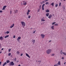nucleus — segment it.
<instances>
[{
    "label": "nucleus",
    "instance_id": "obj_52",
    "mask_svg": "<svg viewBox=\"0 0 66 66\" xmlns=\"http://www.w3.org/2000/svg\"><path fill=\"white\" fill-rule=\"evenodd\" d=\"M39 7H41V5L39 6Z\"/></svg>",
    "mask_w": 66,
    "mask_h": 66
},
{
    "label": "nucleus",
    "instance_id": "obj_10",
    "mask_svg": "<svg viewBox=\"0 0 66 66\" xmlns=\"http://www.w3.org/2000/svg\"><path fill=\"white\" fill-rule=\"evenodd\" d=\"M41 36L42 38H44L45 37V35L43 34H42L41 35Z\"/></svg>",
    "mask_w": 66,
    "mask_h": 66
},
{
    "label": "nucleus",
    "instance_id": "obj_61",
    "mask_svg": "<svg viewBox=\"0 0 66 66\" xmlns=\"http://www.w3.org/2000/svg\"><path fill=\"white\" fill-rule=\"evenodd\" d=\"M54 66H56V65H54Z\"/></svg>",
    "mask_w": 66,
    "mask_h": 66
},
{
    "label": "nucleus",
    "instance_id": "obj_60",
    "mask_svg": "<svg viewBox=\"0 0 66 66\" xmlns=\"http://www.w3.org/2000/svg\"><path fill=\"white\" fill-rule=\"evenodd\" d=\"M63 0V1H66V0Z\"/></svg>",
    "mask_w": 66,
    "mask_h": 66
},
{
    "label": "nucleus",
    "instance_id": "obj_47",
    "mask_svg": "<svg viewBox=\"0 0 66 66\" xmlns=\"http://www.w3.org/2000/svg\"><path fill=\"white\" fill-rule=\"evenodd\" d=\"M16 58H15L14 59V61H16Z\"/></svg>",
    "mask_w": 66,
    "mask_h": 66
},
{
    "label": "nucleus",
    "instance_id": "obj_55",
    "mask_svg": "<svg viewBox=\"0 0 66 66\" xmlns=\"http://www.w3.org/2000/svg\"><path fill=\"white\" fill-rule=\"evenodd\" d=\"M2 53V52L1 51L0 52V53Z\"/></svg>",
    "mask_w": 66,
    "mask_h": 66
},
{
    "label": "nucleus",
    "instance_id": "obj_43",
    "mask_svg": "<svg viewBox=\"0 0 66 66\" xmlns=\"http://www.w3.org/2000/svg\"><path fill=\"white\" fill-rule=\"evenodd\" d=\"M56 65V66H58V64L57 63L56 64V65Z\"/></svg>",
    "mask_w": 66,
    "mask_h": 66
},
{
    "label": "nucleus",
    "instance_id": "obj_7",
    "mask_svg": "<svg viewBox=\"0 0 66 66\" xmlns=\"http://www.w3.org/2000/svg\"><path fill=\"white\" fill-rule=\"evenodd\" d=\"M6 7H7V6H4L2 9V10H5V8H6Z\"/></svg>",
    "mask_w": 66,
    "mask_h": 66
},
{
    "label": "nucleus",
    "instance_id": "obj_26",
    "mask_svg": "<svg viewBox=\"0 0 66 66\" xmlns=\"http://www.w3.org/2000/svg\"><path fill=\"white\" fill-rule=\"evenodd\" d=\"M35 40L34 39L32 41V42H33V44H34V43H35Z\"/></svg>",
    "mask_w": 66,
    "mask_h": 66
},
{
    "label": "nucleus",
    "instance_id": "obj_13",
    "mask_svg": "<svg viewBox=\"0 0 66 66\" xmlns=\"http://www.w3.org/2000/svg\"><path fill=\"white\" fill-rule=\"evenodd\" d=\"M14 23H13V24L10 27V28H12L14 27Z\"/></svg>",
    "mask_w": 66,
    "mask_h": 66
},
{
    "label": "nucleus",
    "instance_id": "obj_3",
    "mask_svg": "<svg viewBox=\"0 0 66 66\" xmlns=\"http://www.w3.org/2000/svg\"><path fill=\"white\" fill-rule=\"evenodd\" d=\"M22 2H23V4L24 5H26L27 4V2L25 1H22Z\"/></svg>",
    "mask_w": 66,
    "mask_h": 66
},
{
    "label": "nucleus",
    "instance_id": "obj_1",
    "mask_svg": "<svg viewBox=\"0 0 66 66\" xmlns=\"http://www.w3.org/2000/svg\"><path fill=\"white\" fill-rule=\"evenodd\" d=\"M52 51V50L51 49L48 50L46 51V53L47 54H50Z\"/></svg>",
    "mask_w": 66,
    "mask_h": 66
},
{
    "label": "nucleus",
    "instance_id": "obj_22",
    "mask_svg": "<svg viewBox=\"0 0 66 66\" xmlns=\"http://www.w3.org/2000/svg\"><path fill=\"white\" fill-rule=\"evenodd\" d=\"M10 61L9 60H7L6 61L7 63H10Z\"/></svg>",
    "mask_w": 66,
    "mask_h": 66
},
{
    "label": "nucleus",
    "instance_id": "obj_54",
    "mask_svg": "<svg viewBox=\"0 0 66 66\" xmlns=\"http://www.w3.org/2000/svg\"><path fill=\"white\" fill-rule=\"evenodd\" d=\"M40 8L41 7H39V10H40Z\"/></svg>",
    "mask_w": 66,
    "mask_h": 66
},
{
    "label": "nucleus",
    "instance_id": "obj_6",
    "mask_svg": "<svg viewBox=\"0 0 66 66\" xmlns=\"http://www.w3.org/2000/svg\"><path fill=\"white\" fill-rule=\"evenodd\" d=\"M14 64H15L14 63V62H13V61L11 62L10 63V65H14Z\"/></svg>",
    "mask_w": 66,
    "mask_h": 66
},
{
    "label": "nucleus",
    "instance_id": "obj_41",
    "mask_svg": "<svg viewBox=\"0 0 66 66\" xmlns=\"http://www.w3.org/2000/svg\"><path fill=\"white\" fill-rule=\"evenodd\" d=\"M48 4V2H47L45 4H46L47 5V4Z\"/></svg>",
    "mask_w": 66,
    "mask_h": 66
},
{
    "label": "nucleus",
    "instance_id": "obj_38",
    "mask_svg": "<svg viewBox=\"0 0 66 66\" xmlns=\"http://www.w3.org/2000/svg\"><path fill=\"white\" fill-rule=\"evenodd\" d=\"M38 62L39 63V62H40V63H41L42 62L41 61V60H40V61L39 60L38 61Z\"/></svg>",
    "mask_w": 66,
    "mask_h": 66
},
{
    "label": "nucleus",
    "instance_id": "obj_27",
    "mask_svg": "<svg viewBox=\"0 0 66 66\" xmlns=\"http://www.w3.org/2000/svg\"><path fill=\"white\" fill-rule=\"evenodd\" d=\"M57 6H58V4H56L55 5V7H57Z\"/></svg>",
    "mask_w": 66,
    "mask_h": 66
},
{
    "label": "nucleus",
    "instance_id": "obj_35",
    "mask_svg": "<svg viewBox=\"0 0 66 66\" xmlns=\"http://www.w3.org/2000/svg\"><path fill=\"white\" fill-rule=\"evenodd\" d=\"M21 5H23V3L22 2L21 3Z\"/></svg>",
    "mask_w": 66,
    "mask_h": 66
},
{
    "label": "nucleus",
    "instance_id": "obj_28",
    "mask_svg": "<svg viewBox=\"0 0 66 66\" xmlns=\"http://www.w3.org/2000/svg\"><path fill=\"white\" fill-rule=\"evenodd\" d=\"M59 6H61V3H59Z\"/></svg>",
    "mask_w": 66,
    "mask_h": 66
},
{
    "label": "nucleus",
    "instance_id": "obj_34",
    "mask_svg": "<svg viewBox=\"0 0 66 66\" xmlns=\"http://www.w3.org/2000/svg\"><path fill=\"white\" fill-rule=\"evenodd\" d=\"M52 55V56H54V54H52L51 55Z\"/></svg>",
    "mask_w": 66,
    "mask_h": 66
},
{
    "label": "nucleus",
    "instance_id": "obj_20",
    "mask_svg": "<svg viewBox=\"0 0 66 66\" xmlns=\"http://www.w3.org/2000/svg\"><path fill=\"white\" fill-rule=\"evenodd\" d=\"M49 13H48L46 14V15L47 17H48V16H49Z\"/></svg>",
    "mask_w": 66,
    "mask_h": 66
},
{
    "label": "nucleus",
    "instance_id": "obj_21",
    "mask_svg": "<svg viewBox=\"0 0 66 66\" xmlns=\"http://www.w3.org/2000/svg\"><path fill=\"white\" fill-rule=\"evenodd\" d=\"M9 37V35H7V36H5V38H7V37Z\"/></svg>",
    "mask_w": 66,
    "mask_h": 66
},
{
    "label": "nucleus",
    "instance_id": "obj_53",
    "mask_svg": "<svg viewBox=\"0 0 66 66\" xmlns=\"http://www.w3.org/2000/svg\"><path fill=\"white\" fill-rule=\"evenodd\" d=\"M64 59V57H62V60H63V59Z\"/></svg>",
    "mask_w": 66,
    "mask_h": 66
},
{
    "label": "nucleus",
    "instance_id": "obj_9",
    "mask_svg": "<svg viewBox=\"0 0 66 66\" xmlns=\"http://www.w3.org/2000/svg\"><path fill=\"white\" fill-rule=\"evenodd\" d=\"M21 39V37H18V38L17 39V40H18V42H19L20 41H19V40L20 39Z\"/></svg>",
    "mask_w": 66,
    "mask_h": 66
},
{
    "label": "nucleus",
    "instance_id": "obj_37",
    "mask_svg": "<svg viewBox=\"0 0 66 66\" xmlns=\"http://www.w3.org/2000/svg\"><path fill=\"white\" fill-rule=\"evenodd\" d=\"M11 48L9 49V52H10L11 51Z\"/></svg>",
    "mask_w": 66,
    "mask_h": 66
},
{
    "label": "nucleus",
    "instance_id": "obj_57",
    "mask_svg": "<svg viewBox=\"0 0 66 66\" xmlns=\"http://www.w3.org/2000/svg\"><path fill=\"white\" fill-rule=\"evenodd\" d=\"M43 3H44V1H43Z\"/></svg>",
    "mask_w": 66,
    "mask_h": 66
},
{
    "label": "nucleus",
    "instance_id": "obj_11",
    "mask_svg": "<svg viewBox=\"0 0 66 66\" xmlns=\"http://www.w3.org/2000/svg\"><path fill=\"white\" fill-rule=\"evenodd\" d=\"M51 17H52V15L50 14L49 15L48 18L49 19H50Z\"/></svg>",
    "mask_w": 66,
    "mask_h": 66
},
{
    "label": "nucleus",
    "instance_id": "obj_30",
    "mask_svg": "<svg viewBox=\"0 0 66 66\" xmlns=\"http://www.w3.org/2000/svg\"><path fill=\"white\" fill-rule=\"evenodd\" d=\"M6 33L7 34H9V33H10V31H7Z\"/></svg>",
    "mask_w": 66,
    "mask_h": 66
},
{
    "label": "nucleus",
    "instance_id": "obj_63",
    "mask_svg": "<svg viewBox=\"0 0 66 66\" xmlns=\"http://www.w3.org/2000/svg\"><path fill=\"white\" fill-rule=\"evenodd\" d=\"M36 62H37V61H36Z\"/></svg>",
    "mask_w": 66,
    "mask_h": 66
},
{
    "label": "nucleus",
    "instance_id": "obj_24",
    "mask_svg": "<svg viewBox=\"0 0 66 66\" xmlns=\"http://www.w3.org/2000/svg\"><path fill=\"white\" fill-rule=\"evenodd\" d=\"M51 5H52V6H54V3H52L51 4Z\"/></svg>",
    "mask_w": 66,
    "mask_h": 66
},
{
    "label": "nucleus",
    "instance_id": "obj_5",
    "mask_svg": "<svg viewBox=\"0 0 66 66\" xmlns=\"http://www.w3.org/2000/svg\"><path fill=\"white\" fill-rule=\"evenodd\" d=\"M45 4H44L42 6V9L43 11H44V6H45Z\"/></svg>",
    "mask_w": 66,
    "mask_h": 66
},
{
    "label": "nucleus",
    "instance_id": "obj_15",
    "mask_svg": "<svg viewBox=\"0 0 66 66\" xmlns=\"http://www.w3.org/2000/svg\"><path fill=\"white\" fill-rule=\"evenodd\" d=\"M45 12H46V13H49L50 12V11L49 10L47 9L46 10Z\"/></svg>",
    "mask_w": 66,
    "mask_h": 66
},
{
    "label": "nucleus",
    "instance_id": "obj_51",
    "mask_svg": "<svg viewBox=\"0 0 66 66\" xmlns=\"http://www.w3.org/2000/svg\"><path fill=\"white\" fill-rule=\"evenodd\" d=\"M3 50V48H2V49H1V50Z\"/></svg>",
    "mask_w": 66,
    "mask_h": 66
},
{
    "label": "nucleus",
    "instance_id": "obj_29",
    "mask_svg": "<svg viewBox=\"0 0 66 66\" xmlns=\"http://www.w3.org/2000/svg\"><path fill=\"white\" fill-rule=\"evenodd\" d=\"M11 55V53H10L8 54V56H10Z\"/></svg>",
    "mask_w": 66,
    "mask_h": 66
},
{
    "label": "nucleus",
    "instance_id": "obj_17",
    "mask_svg": "<svg viewBox=\"0 0 66 66\" xmlns=\"http://www.w3.org/2000/svg\"><path fill=\"white\" fill-rule=\"evenodd\" d=\"M3 37L2 36L0 37V40L1 39V40H3Z\"/></svg>",
    "mask_w": 66,
    "mask_h": 66
},
{
    "label": "nucleus",
    "instance_id": "obj_48",
    "mask_svg": "<svg viewBox=\"0 0 66 66\" xmlns=\"http://www.w3.org/2000/svg\"><path fill=\"white\" fill-rule=\"evenodd\" d=\"M48 1V0H46V1H45V2H46V1Z\"/></svg>",
    "mask_w": 66,
    "mask_h": 66
},
{
    "label": "nucleus",
    "instance_id": "obj_36",
    "mask_svg": "<svg viewBox=\"0 0 66 66\" xmlns=\"http://www.w3.org/2000/svg\"><path fill=\"white\" fill-rule=\"evenodd\" d=\"M35 32H36V30H35V31H34V32H33V33L34 34V33H35Z\"/></svg>",
    "mask_w": 66,
    "mask_h": 66
},
{
    "label": "nucleus",
    "instance_id": "obj_62",
    "mask_svg": "<svg viewBox=\"0 0 66 66\" xmlns=\"http://www.w3.org/2000/svg\"><path fill=\"white\" fill-rule=\"evenodd\" d=\"M17 62H19V61H18Z\"/></svg>",
    "mask_w": 66,
    "mask_h": 66
},
{
    "label": "nucleus",
    "instance_id": "obj_12",
    "mask_svg": "<svg viewBox=\"0 0 66 66\" xmlns=\"http://www.w3.org/2000/svg\"><path fill=\"white\" fill-rule=\"evenodd\" d=\"M26 55L28 57H29V58H30V56H29V54H28L26 53Z\"/></svg>",
    "mask_w": 66,
    "mask_h": 66
},
{
    "label": "nucleus",
    "instance_id": "obj_46",
    "mask_svg": "<svg viewBox=\"0 0 66 66\" xmlns=\"http://www.w3.org/2000/svg\"><path fill=\"white\" fill-rule=\"evenodd\" d=\"M23 55V54H22V53L21 54V56H22Z\"/></svg>",
    "mask_w": 66,
    "mask_h": 66
},
{
    "label": "nucleus",
    "instance_id": "obj_49",
    "mask_svg": "<svg viewBox=\"0 0 66 66\" xmlns=\"http://www.w3.org/2000/svg\"><path fill=\"white\" fill-rule=\"evenodd\" d=\"M0 65H1V62H0Z\"/></svg>",
    "mask_w": 66,
    "mask_h": 66
},
{
    "label": "nucleus",
    "instance_id": "obj_32",
    "mask_svg": "<svg viewBox=\"0 0 66 66\" xmlns=\"http://www.w3.org/2000/svg\"><path fill=\"white\" fill-rule=\"evenodd\" d=\"M31 11L29 10H28V12L29 13V12H30Z\"/></svg>",
    "mask_w": 66,
    "mask_h": 66
},
{
    "label": "nucleus",
    "instance_id": "obj_44",
    "mask_svg": "<svg viewBox=\"0 0 66 66\" xmlns=\"http://www.w3.org/2000/svg\"><path fill=\"white\" fill-rule=\"evenodd\" d=\"M13 38H15V36H14Z\"/></svg>",
    "mask_w": 66,
    "mask_h": 66
},
{
    "label": "nucleus",
    "instance_id": "obj_8",
    "mask_svg": "<svg viewBox=\"0 0 66 66\" xmlns=\"http://www.w3.org/2000/svg\"><path fill=\"white\" fill-rule=\"evenodd\" d=\"M45 18L44 17H43L42 19H41V21H45V20H44V19Z\"/></svg>",
    "mask_w": 66,
    "mask_h": 66
},
{
    "label": "nucleus",
    "instance_id": "obj_16",
    "mask_svg": "<svg viewBox=\"0 0 66 66\" xmlns=\"http://www.w3.org/2000/svg\"><path fill=\"white\" fill-rule=\"evenodd\" d=\"M15 13H16L18 12V10H14Z\"/></svg>",
    "mask_w": 66,
    "mask_h": 66
},
{
    "label": "nucleus",
    "instance_id": "obj_45",
    "mask_svg": "<svg viewBox=\"0 0 66 66\" xmlns=\"http://www.w3.org/2000/svg\"><path fill=\"white\" fill-rule=\"evenodd\" d=\"M2 10L0 11V13H2Z\"/></svg>",
    "mask_w": 66,
    "mask_h": 66
},
{
    "label": "nucleus",
    "instance_id": "obj_23",
    "mask_svg": "<svg viewBox=\"0 0 66 66\" xmlns=\"http://www.w3.org/2000/svg\"><path fill=\"white\" fill-rule=\"evenodd\" d=\"M51 29H52V30H54V26H53L52 27Z\"/></svg>",
    "mask_w": 66,
    "mask_h": 66
},
{
    "label": "nucleus",
    "instance_id": "obj_2",
    "mask_svg": "<svg viewBox=\"0 0 66 66\" xmlns=\"http://www.w3.org/2000/svg\"><path fill=\"white\" fill-rule=\"evenodd\" d=\"M21 23L22 24V27L24 28L25 26H26V23L24 22H21Z\"/></svg>",
    "mask_w": 66,
    "mask_h": 66
},
{
    "label": "nucleus",
    "instance_id": "obj_4",
    "mask_svg": "<svg viewBox=\"0 0 66 66\" xmlns=\"http://www.w3.org/2000/svg\"><path fill=\"white\" fill-rule=\"evenodd\" d=\"M62 51H62V50L61 51V54H62L63 53V54L64 55H66V53L62 52Z\"/></svg>",
    "mask_w": 66,
    "mask_h": 66
},
{
    "label": "nucleus",
    "instance_id": "obj_59",
    "mask_svg": "<svg viewBox=\"0 0 66 66\" xmlns=\"http://www.w3.org/2000/svg\"><path fill=\"white\" fill-rule=\"evenodd\" d=\"M43 4V3L42 2L41 3V4Z\"/></svg>",
    "mask_w": 66,
    "mask_h": 66
},
{
    "label": "nucleus",
    "instance_id": "obj_25",
    "mask_svg": "<svg viewBox=\"0 0 66 66\" xmlns=\"http://www.w3.org/2000/svg\"><path fill=\"white\" fill-rule=\"evenodd\" d=\"M58 25L59 24H54V26H58Z\"/></svg>",
    "mask_w": 66,
    "mask_h": 66
},
{
    "label": "nucleus",
    "instance_id": "obj_14",
    "mask_svg": "<svg viewBox=\"0 0 66 66\" xmlns=\"http://www.w3.org/2000/svg\"><path fill=\"white\" fill-rule=\"evenodd\" d=\"M57 64L59 65H61V62H60V61H58V63H57Z\"/></svg>",
    "mask_w": 66,
    "mask_h": 66
},
{
    "label": "nucleus",
    "instance_id": "obj_18",
    "mask_svg": "<svg viewBox=\"0 0 66 66\" xmlns=\"http://www.w3.org/2000/svg\"><path fill=\"white\" fill-rule=\"evenodd\" d=\"M6 62H5L3 64V66H4L5 65H6Z\"/></svg>",
    "mask_w": 66,
    "mask_h": 66
},
{
    "label": "nucleus",
    "instance_id": "obj_50",
    "mask_svg": "<svg viewBox=\"0 0 66 66\" xmlns=\"http://www.w3.org/2000/svg\"><path fill=\"white\" fill-rule=\"evenodd\" d=\"M51 42V40H50V41H49V42Z\"/></svg>",
    "mask_w": 66,
    "mask_h": 66
},
{
    "label": "nucleus",
    "instance_id": "obj_39",
    "mask_svg": "<svg viewBox=\"0 0 66 66\" xmlns=\"http://www.w3.org/2000/svg\"><path fill=\"white\" fill-rule=\"evenodd\" d=\"M27 15H28V14H29V12H27Z\"/></svg>",
    "mask_w": 66,
    "mask_h": 66
},
{
    "label": "nucleus",
    "instance_id": "obj_56",
    "mask_svg": "<svg viewBox=\"0 0 66 66\" xmlns=\"http://www.w3.org/2000/svg\"><path fill=\"white\" fill-rule=\"evenodd\" d=\"M21 65H20V64H19L18 65V66H21Z\"/></svg>",
    "mask_w": 66,
    "mask_h": 66
},
{
    "label": "nucleus",
    "instance_id": "obj_58",
    "mask_svg": "<svg viewBox=\"0 0 66 66\" xmlns=\"http://www.w3.org/2000/svg\"><path fill=\"white\" fill-rule=\"evenodd\" d=\"M66 64V62H65L64 63V64Z\"/></svg>",
    "mask_w": 66,
    "mask_h": 66
},
{
    "label": "nucleus",
    "instance_id": "obj_33",
    "mask_svg": "<svg viewBox=\"0 0 66 66\" xmlns=\"http://www.w3.org/2000/svg\"><path fill=\"white\" fill-rule=\"evenodd\" d=\"M55 23H56V22H54L52 24V25H53L54 24H55Z\"/></svg>",
    "mask_w": 66,
    "mask_h": 66
},
{
    "label": "nucleus",
    "instance_id": "obj_31",
    "mask_svg": "<svg viewBox=\"0 0 66 66\" xmlns=\"http://www.w3.org/2000/svg\"><path fill=\"white\" fill-rule=\"evenodd\" d=\"M28 18L29 19L31 18V15H29L28 16Z\"/></svg>",
    "mask_w": 66,
    "mask_h": 66
},
{
    "label": "nucleus",
    "instance_id": "obj_19",
    "mask_svg": "<svg viewBox=\"0 0 66 66\" xmlns=\"http://www.w3.org/2000/svg\"><path fill=\"white\" fill-rule=\"evenodd\" d=\"M16 53L17 55H18L19 54V51H18Z\"/></svg>",
    "mask_w": 66,
    "mask_h": 66
},
{
    "label": "nucleus",
    "instance_id": "obj_42",
    "mask_svg": "<svg viewBox=\"0 0 66 66\" xmlns=\"http://www.w3.org/2000/svg\"><path fill=\"white\" fill-rule=\"evenodd\" d=\"M12 11H11L10 12V14H12Z\"/></svg>",
    "mask_w": 66,
    "mask_h": 66
},
{
    "label": "nucleus",
    "instance_id": "obj_40",
    "mask_svg": "<svg viewBox=\"0 0 66 66\" xmlns=\"http://www.w3.org/2000/svg\"><path fill=\"white\" fill-rule=\"evenodd\" d=\"M40 9H38V12H39V11H40Z\"/></svg>",
    "mask_w": 66,
    "mask_h": 66
}]
</instances>
